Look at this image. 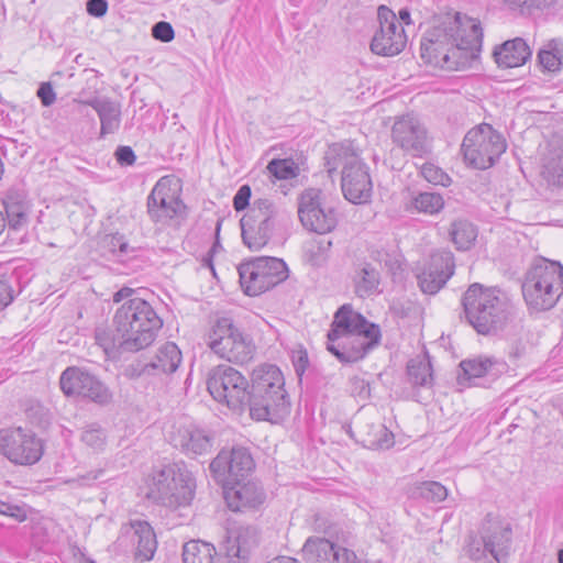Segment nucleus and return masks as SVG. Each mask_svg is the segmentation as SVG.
Here are the masks:
<instances>
[{
	"mask_svg": "<svg viewBox=\"0 0 563 563\" xmlns=\"http://www.w3.org/2000/svg\"><path fill=\"white\" fill-rule=\"evenodd\" d=\"M483 42L479 22L457 14L429 29L421 38L420 56L426 64L459 69L478 58Z\"/></svg>",
	"mask_w": 563,
	"mask_h": 563,
	"instance_id": "obj_1",
	"label": "nucleus"
},
{
	"mask_svg": "<svg viewBox=\"0 0 563 563\" xmlns=\"http://www.w3.org/2000/svg\"><path fill=\"white\" fill-rule=\"evenodd\" d=\"M327 336V350L331 354L342 363H354L379 343L380 330L351 305H343L335 312Z\"/></svg>",
	"mask_w": 563,
	"mask_h": 563,
	"instance_id": "obj_2",
	"label": "nucleus"
},
{
	"mask_svg": "<svg viewBox=\"0 0 563 563\" xmlns=\"http://www.w3.org/2000/svg\"><path fill=\"white\" fill-rule=\"evenodd\" d=\"M327 336V350L331 354L342 363H354L379 343L380 330L351 305H343L335 312Z\"/></svg>",
	"mask_w": 563,
	"mask_h": 563,
	"instance_id": "obj_3",
	"label": "nucleus"
},
{
	"mask_svg": "<svg viewBox=\"0 0 563 563\" xmlns=\"http://www.w3.org/2000/svg\"><path fill=\"white\" fill-rule=\"evenodd\" d=\"M461 302L467 322L483 335L496 334L512 313L511 301L505 292L478 283L468 286Z\"/></svg>",
	"mask_w": 563,
	"mask_h": 563,
	"instance_id": "obj_4",
	"label": "nucleus"
},
{
	"mask_svg": "<svg viewBox=\"0 0 563 563\" xmlns=\"http://www.w3.org/2000/svg\"><path fill=\"white\" fill-rule=\"evenodd\" d=\"M113 324L129 352H139L155 341L163 321L150 302L134 297L117 309Z\"/></svg>",
	"mask_w": 563,
	"mask_h": 563,
	"instance_id": "obj_5",
	"label": "nucleus"
},
{
	"mask_svg": "<svg viewBox=\"0 0 563 563\" xmlns=\"http://www.w3.org/2000/svg\"><path fill=\"white\" fill-rule=\"evenodd\" d=\"M522 295L530 310L552 309L563 295V266L543 257L536 260L526 273Z\"/></svg>",
	"mask_w": 563,
	"mask_h": 563,
	"instance_id": "obj_6",
	"label": "nucleus"
},
{
	"mask_svg": "<svg viewBox=\"0 0 563 563\" xmlns=\"http://www.w3.org/2000/svg\"><path fill=\"white\" fill-rule=\"evenodd\" d=\"M195 486L184 463H169L153 473L147 495L164 507L178 509L190 505Z\"/></svg>",
	"mask_w": 563,
	"mask_h": 563,
	"instance_id": "obj_7",
	"label": "nucleus"
},
{
	"mask_svg": "<svg viewBox=\"0 0 563 563\" xmlns=\"http://www.w3.org/2000/svg\"><path fill=\"white\" fill-rule=\"evenodd\" d=\"M283 221V212L272 200L255 199L240 221L244 244L252 251L261 250L268 243Z\"/></svg>",
	"mask_w": 563,
	"mask_h": 563,
	"instance_id": "obj_8",
	"label": "nucleus"
},
{
	"mask_svg": "<svg viewBox=\"0 0 563 563\" xmlns=\"http://www.w3.org/2000/svg\"><path fill=\"white\" fill-rule=\"evenodd\" d=\"M208 345L219 357L234 364H246L253 360L255 344L230 318H220L209 334Z\"/></svg>",
	"mask_w": 563,
	"mask_h": 563,
	"instance_id": "obj_9",
	"label": "nucleus"
},
{
	"mask_svg": "<svg viewBox=\"0 0 563 563\" xmlns=\"http://www.w3.org/2000/svg\"><path fill=\"white\" fill-rule=\"evenodd\" d=\"M207 389L216 401L225 404L232 411L242 413L246 410L250 384L234 367H212L207 375Z\"/></svg>",
	"mask_w": 563,
	"mask_h": 563,
	"instance_id": "obj_10",
	"label": "nucleus"
},
{
	"mask_svg": "<svg viewBox=\"0 0 563 563\" xmlns=\"http://www.w3.org/2000/svg\"><path fill=\"white\" fill-rule=\"evenodd\" d=\"M506 148L503 135L487 123L470 130L462 143L465 162L477 169L492 167Z\"/></svg>",
	"mask_w": 563,
	"mask_h": 563,
	"instance_id": "obj_11",
	"label": "nucleus"
},
{
	"mask_svg": "<svg viewBox=\"0 0 563 563\" xmlns=\"http://www.w3.org/2000/svg\"><path fill=\"white\" fill-rule=\"evenodd\" d=\"M240 284L249 296H258L288 276L286 263L277 257H257L238 268Z\"/></svg>",
	"mask_w": 563,
	"mask_h": 563,
	"instance_id": "obj_12",
	"label": "nucleus"
},
{
	"mask_svg": "<svg viewBox=\"0 0 563 563\" xmlns=\"http://www.w3.org/2000/svg\"><path fill=\"white\" fill-rule=\"evenodd\" d=\"M0 454L12 464L31 466L44 454V442L37 434L22 427L0 430Z\"/></svg>",
	"mask_w": 563,
	"mask_h": 563,
	"instance_id": "obj_13",
	"label": "nucleus"
},
{
	"mask_svg": "<svg viewBox=\"0 0 563 563\" xmlns=\"http://www.w3.org/2000/svg\"><path fill=\"white\" fill-rule=\"evenodd\" d=\"M511 533L509 523L488 515L481 528L483 548H481L479 542L471 543L468 547L470 556L479 561L487 559V554H489L496 563H500L508 556Z\"/></svg>",
	"mask_w": 563,
	"mask_h": 563,
	"instance_id": "obj_14",
	"label": "nucleus"
},
{
	"mask_svg": "<svg viewBox=\"0 0 563 563\" xmlns=\"http://www.w3.org/2000/svg\"><path fill=\"white\" fill-rule=\"evenodd\" d=\"M147 214L154 223L168 224L184 212L185 205L179 188L172 178L162 177L153 187L146 201Z\"/></svg>",
	"mask_w": 563,
	"mask_h": 563,
	"instance_id": "obj_15",
	"label": "nucleus"
},
{
	"mask_svg": "<svg viewBox=\"0 0 563 563\" xmlns=\"http://www.w3.org/2000/svg\"><path fill=\"white\" fill-rule=\"evenodd\" d=\"M298 217L305 229L319 235L331 232L338 224L335 210L323 202L321 192L316 189H308L301 195Z\"/></svg>",
	"mask_w": 563,
	"mask_h": 563,
	"instance_id": "obj_16",
	"label": "nucleus"
},
{
	"mask_svg": "<svg viewBox=\"0 0 563 563\" xmlns=\"http://www.w3.org/2000/svg\"><path fill=\"white\" fill-rule=\"evenodd\" d=\"M379 27L374 33L371 51L379 56L398 55L406 46L407 36L396 14L385 5L377 9Z\"/></svg>",
	"mask_w": 563,
	"mask_h": 563,
	"instance_id": "obj_17",
	"label": "nucleus"
},
{
	"mask_svg": "<svg viewBox=\"0 0 563 563\" xmlns=\"http://www.w3.org/2000/svg\"><path fill=\"white\" fill-rule=\"evenodd\" d=\"M253 468L254 460L244 446L222 449L210 463L213 477L222 485L244 479Z\"/></svg>",
	"mask_w": 563,
	"mask_h": 563,
	"instance_id": "obj_18",
	"label": "nucleus"
},
{
	"mask_svg": "<svg viewBox=\"0 0 563 563\" xmlns=\"http://www.w3.org/2000/svg\"><path fill=\"white\" fill-rule=\"evenodd\" d=\"M391 141L412 157H422L429 152L428 131L417 117L410 114L396 119L391 126Z\"/></svg>",
	"mask_w": 563,
	"mask_h": 563,
	"instance_id": "obj_19",
	"label": "nucleus"
},
{
	"mask_svg": "<svg viewBox=\"0 0 563 563\" xmlns=\"http://www.w3.org/2000/svg\"><path fill=\"white\" fill-rule=\"evenodd\" d=\"M262 396L260 397L256 390H249L246 409L252 419L276 423L289 412L288 396H284L282 391Z\"/></svg>",
	"mask_w": 563,
	"mask_h": 563,
	"instance_id": "obj_20",
	"label": "nucleus"
},
{
	"mask_svg": "<svg viewBox=\"0 0 563 563\" xmlns=\"http://www.w3.org/2000/svg\"><path fill=\"white\" fill-rule=\"evenodd\" d=\"M454 255L450 251H437L428 267L418 275V284L424 294H437L454 273Z\"/></svg>",
	"mask_w": 563,
	"mask_h": 563,
	"instance_id": "obj_21",
	"label": "nucleus"
},
{
	"mask_svg": "<svg viewBox=\"0 0 563 563\" xmlns=\"http://www.w3.org/2000/svg\"><path fill=\"white\" fill-rule=\"evenodd\" d=\"M172 444L189 457L207 454L212 449L210 434L194 423H178L170 432Z\"/></svg>",
	"mask_w": 563,
	"mask_h": 563,
	"instance_id": "obj_22",
	"label": "nucleus"
},
{
	"mask_svg": "<svg viewBox=\"0 0 563 563\" xmlns=\"http://www.w3.org/2000/svg\"><path fill=\"white\" fill-rule=\"evenodd\" d=\"M243 479L223 485L224 499L232 511L256 508L265 500V493L254 482L242 483Z\"/></svg>",
	"mask_w": 563,
	"mask_h": 563,
	"instance_id": "obj_23",
	"label": "nucleus"
},
{
	"mask_svg": "<svg viewBox=\"0 0 563 563\" xmlns=\"http://www.w3.org/2000/svg\"><path fill=\"white\" fill-rule=\"evenodd\" d=\"M341 187L344 197L353 203H363L371 198L372 181L363 162L342 170Z\"/></svg>",
	"mask_w": 563,
	"mask_h": 563,
	"instance_id": "obj_24",
	"label": "nucleus"
},
{
	"mask_svg": "<svg viewBox=\"0 0 563 563\" xmlns=\"http://www.w3.org/2000/svg\"><path fill=\"white\" fill-rule=\"evenodd\" d=\"M506 362L493 356H477L474 358L463 360L460 363L462 373L457 376L460 385L475 378L489 377L497 378L507 371Z\"/></svg>",
	"mask_w": 563,
	"mask_h": 563,
	"instance_id": "obj_25",
	"label": "nucleus"
},
{
	"mask_svg": "<svg viewBox=\"0 0 563 563\" xmlns=\"http://www.w3.org/2000/svg\"><path fill=\"white\" fill-rule=\"evenodd\" d=\"M532 56V49L522 37H515L496 45L493 57L499 68H515L525 65Z\"/></svg>",
	"mask_w": 563,
	"mask_h": 563,
	"instance_id": "obj_26",
	"label": "nucleus"
},
{
	"mask_svg": "<svg viewBox=\"0 0 563 563\" xmlns=\"http://www.w3.org/2000/svg\"><path fill=\"white\" fill-rule=\"evenodd\" d=\"M130 534L135 545V558L142 562L150 561L157 548L156 536L146 521L135 520L130 522L129 528H123Z\"/></svg>",
	"mask_w": 563,
	"mask_h": 563,
	"instance_id": "obj_27",
	"label": "nucleus"
},
{
	"mask_svg": "<svg viewBox=\"0 0 563 563\" xmlns=\"http://www.w3.org/2000/svg\"><path fill=\"white\" fill-rule=\"evenodd\" d=\"M250 390H256L260 397H263L262 394L273 395V391H282L284 396H288L285 390L284 375L273 364H262L253 369Z\"/></svg>",
	"mask_w": 563,
	"mask_h": 563,
	"instance_id": "obj_28",
	"label": "nucleus"
},
{
	"mask_svg": "<svg viewBox=\"0 0 563 563\" xmlns=\"http://www.w3.org/2000/svg\"><path fill=\"white\" fill-rule=\"evenodd\" d=\"M252 533L250 527H240L228 530L227 537L220 548L225 558V563H246L250 553L249 537Z\"/></svg>",
	"mask_w": 563,
	"mask_h": 563,
	"instance_id": "obj_29",
	"label": "nucleus"
},
{
	"mask_svg": "<svg viewBox=\"0 0 563 563\" xmlns=\"http://www.w3.org/2000/svg\"><path fill=\"white\" fill-rule=\"evenodd\" d=\"M98 114L100 120V139L114 134L121 125V106L109 98H95L86 102Z\"/></svg>",
	"mask_w": 563,
	"mask_h": 563,
	"instance_id": "obj_30",
	"label": "nucleus"
},
{
	"mask_svg": "<svg viewBox=\"0 0 563 563\" xmlns=\"http://www.w3.org/2000/svg\"><path fill=\"white\" fill-rule=\"evenodd\" d=\"M541 175L552 185L563 186V143L552 141L542 154Z\"/></svg>",
	"mask_w": 563,
	"mask_h": 563,
	"instance_id": "obj_31",
	"label": "nucleus"
},
{
	"mask_svg": "<svg viewBox=\"0 0 563 563\" xmlns=\"http://www.w3.org/2000/svg\"><path fill=\"white\" fill-rule=\"evenodd\" d=\"M324 161L330 175L336 172L340 166H342V170H346V168L362 162L351 141L330 145L325 152Z\"/></svg>",
	"mask_w": 563,
	"mask_h": 563,
	"instance_id": "obj_32",
	"label": "nucleus"
},
{
	"mask_svg": "<svg viewBox=\"0 0 563 563\" xmlns=\"http://www.w3.org/2000/svg\"><path fill=\"white\" fill-rule=\"evenodd\" d=\"M7 224L12 230H20L27 223L29 206L24 197L16 190H10L2 199Z\"/></svg>",
	"mask_w": 563,
	"mask_h": 563,
	"instance_id": "obj_33",
	"label": "nucleus"
},
{
	"mask_svg": "<svg viewBox=\"0 0 563 563\" xmlns=\"http://www.w3.org/2000/svg\"><path fill=\"white\" fill-rule=\"evenodd\" d=\"M338 548L325 538L310 537L302 547V555L307 563H334Z\"/></svg>",
	"mask_w": 563,
	"mask_h": 563,
	"instance_id": "obj_34",
	"label": "nucleus"
},
{
	"mask_svg": "<svg viewBox=\"0 0 563 563\" xmlns=\"http://www.w3.org/2000/svg\"><path fill=\"white\" fill-rule=\"evenodd\" d=\"M360 442L371 450L389 449L394 444V434L382 423L360 424Z\"/></svg>",
	"mask_w": 563,
	"mask_h": 563,
	"instance_id": "obj_35",
	"label": "nucleus"
},
{
	"mask_svg": "<svg viewBox=\"0 0 563 563\" xmlns=\"http://www.w3.org/2000/svg\"><path fill=\"white\" fill-rule=\"evenodd\" d=\"M93 375L76 367H67L60 375V389L66 396H81Z\"/></svg>",
	"mask_w": 563,
	"mask_h": 563,
	"instance_id": "obj_36",
	"label": "nucleus"
},
{
	"mask_svg": "<svg viewBox=\"0 0 563 563\" xmlns=\"http://www.w3.org/2000/svg\"><path fill=\"white\" fill-rule=\"evenodd\" d=\"M354 282L355 292L362 298L369 297L379 291V272L369 263H364L360 266Z\"/></svg>",
	"mask_w": 563,
	"mask_h": 563,
	"instance_id": "obj_37",
	"label": "nucleus"
},
{
	"mask_svg": "<svg viewBox=\"0 0 563 563\" xmlns=\"http://www.w3.org/2000/svg\"><path fill=\"white\" fill-rule=\"evenodd\" d=\"M95 340L109 358H117L121 353L129 352L123 344L124 338L119 332H112L108 328H97Z\"/></svg>",
	"mask_w": 563,
	"mask_h": 563,
	"instance_id": "obj_38",
	"label": "nucleus"
},
{
	"mask_svg": "<svg viewBox=\"0 0 563 563\" xmlns=\"http://www.w3.org/2000/svg\"><path fill=\"white\" fill-rule=\"evenodd\" d=\"M181 362V352L173 342H166L157 352L155 360L148 365L162 373H174Z\"/></svg>",
	"mask_w": 563,
	"mask_h": 563,
	"instance_id": "obj_39",
	"label": "nucleus"
},
{
	"mask_svg": "<svg viewBox=\"0 0 563 563\" xmlns=\"http://www.w3.org/2000/svg\"><path fill=\"white\" fill-rule=\"evenodd\" d=\"M216 549L212 544L199 540H191L184 544V563H213Z\"/></svg>",
	"mask_w": 563,
	"mask_h": 563,
	"instance_id": "obj_40",
	"label": "nucleus"
},
{
	"mask_svg": "<svg viewBox=\"0 0 563 563\" xmlns=\"http://www.w3.org/2000/svg\"><path fill=\"white\" fill-rule=\"evenodd\" d=\"M450 235L457 250H470L477 238L475 225L464 219L455 220L451 224Z\"/></svg>",
	"mask_w": 563,
	"mask_h": 563,
	"instance_id": "obj_41",
	"label": "nucleus"
},
{
	"mask_svg": "<svg viewBox=\"0 0 563 563\" xmlns=\"http://www.w3.org/2000/svg\"><path fill=\"white\" fill-rule=\"evenodd\" d=\"M539 65L548 71L554 73L561 69L563 62V43L551 40L538 52Z\"/></svg>",
	"mask_w": 563,
	"mask_h": 563,
	"instance_id": "obj_42",
	"label": "nucleus"
},
{
	"mask_svg": "<svg viewBox=\"0 0 563 563\" xmlns=\"http://www.w3.org/2000/svg\"><path fill=\"white\" fill-rule=\"evenodd\" d=\"M411 207L418 212L433 216L443 209L444 199L438 192L423 191L412 198Z\"/></svg>",
	"mask_w": 563,
	"mask_h": 563,
	"instance_id": "obj_43",
	"label": "nucleus"
},
{
	"mask_svg": "<svg viewBox=\"0 0 563 563\" xmlns=\"http://www.w3.org/2000/svg\"><path fill=\"white\" fill-rule=\"evenodd\" d=\"M432 367L429 361L411 360L407 365V374L411 384L430 386L432 384Z\"/></svg>",
	"mask_w": 563,
	"mask_h": 563,
	"instance_id": "obj_44",
	"label": "nucleus"
},
{
	"mask_svg": "<svg viewBox=\"0 0 563 563\" xmlns=\"http://www.w3.org/2000/svg\"><path fill=\"white\" fill-rule=\"evenodd\" d=\"M331 246L332 241L321 235L309 241L305 252L312 265H321L327 260Z\"/></svg>",
	"mask_w": 563,
	"mask_h": 563,
	"instance_id": "obj_45",
	"label": "nucleus"
},
{
	"mask_svg": "<svg viewBox=\"0 0 563 563\" xmlns=\"http://www.w3.org/2000/svg\"><path fill=\"white\" fill-rule=\"evenodd\" d=\"M100 246L104 252L118 257L126 256L134 251L125 236L120 233L106 234L100 242Z\"/></svg>",
	"mask_w": 563,
	"mask_h": 563,
	"instance_id": "obj_46",
	"label": "nucleus"
},
{
	"mask_svg": "<svg viewBox=\"0 0 563 563\" xmlns=\"http://www.w3.org/2000/svg\"><path fill=\"white\" fill-rule=\"evenodd\" d=\"M81 397L89 398L99 405H107L112 400V394L109 388L96 376H92L91 383L88 384Z\"/></svg>",
	"mask_w": 563,
	"mask_h": 563,
	"instance_id": "obj_47",
	"label": "nucleus"
},
{
	"mask_svg": "<svg viewBox=\"0 0 563 563\" xmlns=\"http://www.w3.org/2000/svg\"><path fill=\"white\" fill-rule=\"evenodd\" d=\"M267 169L277 179H290L298 174V166L291 159H273Z\"/></svg>",
	"mask_w": 563,
	"mask_h": 563,
	"instance_id": "obj_48",
	"label": "nucleus"
},
{
	"mask_svg": "<svg viewBox=\"0 0 563 563\" xmlns=\"http://www.w3.org/2000/svg\"><path fill=\"white\" fill-rule=\"evenodd\" d=\"M417 493L420 497L439 503L446 498L448 489L439 482H423L417 487Z\"/></svg>",
	"mask_w": 563,
	"mask_h": 563,
	"instance_id": "obj_49",
	"label": "nucleus"
},
{
	"mask_svg": "<svg viewBox=\"0 0 563 563\" xmlns=\"http://www.w3.org/2000/svg\"><path fill=\"white\" fill-rule=\"evenodd\" d=\"M420 173L422 177L431 184L444 187L451 184L450 176L432 163H424L421 166Z\"/></svg>",
	"mask_w": 563,
	"mask_h": 563,
	"instance_id": "obj_50",
	"label": "nucleus"
},
{
	"mask_svg": "<svg viewBox=\"0 0 563 563\" xmlns=\"http://www.w3.org/2000/svg\"><path fill=\"white\" fill-rule=\"evenodd\" d=\"M81 440L88 446H90L95 450H99L104 444L106 434L99 426L90 424L84 430V432L81 434Z\"/></svg>",
	"mask_w": 563,
	"mask_h": 563,
	"instance_id": "obj_51",
	"label": "nucleus"
},
{
	"mask_svg": "<svg viewBox=\"0 0 563 563\" xmlns=\"http://www.w3.org/2000/svg\"><path fill=\"white\" fill-rule=\"evenodd\" d=\"M152 36L163 43H168L174 40L175 32L169 22L159 21L152 26Z\"/></svg>",
	"mask_w": 563,
	"mask_h": 563,
	"instance_id": "obj_52",
	"label": "nucleus"
},
{
	"mask_svg": "<svg viewBox=\"0 0 563 563\" xmlns=\"http://www.w3.org/2000/svg\"><path fill=\"white\" fill-rule=\"evenodd\" d=\"M252 196V189L249 185H242L234 198H233V208L235 211L240 212L251 207L250 200Z\"/></svg>",
	"mask_w": 563,
	"mask_h": 563,
	"instance_id": "obj_53",
	"label": "nucleus"
},
{
	"mask_svg": "<svg viewBox=\"0 0 563 563\" xmlns=\"http://www.w3.org/2000/svg\"><path fill=\"white\" fill-rule=\"evenodd\" d=\"M291 361L297 376L301 378L309 366L307 351L303 349L294 350L291 353Z\"/></svg>",
	"mask_w": 563,
	"mask_h": 563,
	"instance_id": "obj_54",
	"label": "nucleus"
},
{
	"mask_svg": "<svg viewBox=\"0 0 563 563\" xmlns=\"http://www.w3.org/2000/svg\"><path fill=\"white\" fill-rule=\"evenodd\" d=\"M0 515L8 516L19 522L26 520V511L18 506L0 500Z\"/></svg>",
	"mask_w": 563,
	"mask_h": 563,
	"instance_id": "obj_55",
	"label": "nucleus"
},
{
	"mask_svg": "<svg viewBox=\"0 0 563 563\" xmlns=\"http://www.w3.org/2000/svg\"><path fill=\"white\" fill-rule=\"evenodd\" d=\"M114 157L118 164L121 166H132L136 161V156L132 147L125 145H120L117 147Z\"/></svg>",
	"mask_w": 563,
	"mask_h": 563,
	"instance_id": "obj_56",
	"label": "nucleus"
},
{
	"mask_svg": "<svg viewBox=\"0 0 563 563\" xmlns=\"http://www.w3.org/2000/svg\"><path fill=\"white\" fill-rule=\"evenodd\" d=\"M351 393L361 399H367L371 394L369 385L366 380L360 377H352L350 380Z\"/></svg>",
	"mask_w": 563,
	"mask_h": 563,
	"instance_id": "obj_57",
	"label": "nucleus"
},
{
	"mask_svg": "<svg viewBox=\"0 0 563 563\" xmlns=\"http://www.w3.org/2000/svg\"><path fill=\"white\" fill-rule=\"evenodd\" d=\"M86 10L91 16L102 18L107 14L108 2L107 0H88Z\"/></svg>",
	"mask_w": 563,
	"mask_h": 563,
	"instance_id": "obj_58",
	"label": "nucleus"
},
{
	"mask_svg": "<svg viewBox=\"0 0 563 563\" xmlns=\"http://www.w3.org/2000/svg\"><path fill=\"white\" fill-rule=\"evenodd\" d=\"M37 96L42 101V104L45 107H49L55 102L56 95L53 90V87L49 82H43L38 90Z\"/></svg>",
	"mask_w": 563,
	"mask_h": 563,
	"instance_id": "obj_59",
	"label": "nucleus"
},
{
	"mask_svg": "<svg viewBox=\"0 0 563 563\" xmlns=\"http://www.w3.org/2000/svg\"><path fill=\"white\" fill-rule=\"evenodd\" d=\"M13 300V289L8 280L0 279V311Z\"/></svg>",
	"mask_w": 563,
	"mask_h": 563,
	"instance_id": "obj_60",
	"label": "nucleus"
},
{
	"mask_svg": "<svg viewBox=\"0 0 563 563\" xmlns=\"http://www.w3.org/2000/svg\"><path fill=\"white\" fill-rule=\"evenodd\" d=\"M335 556L334 563H362L356 554L346 548L339 547Z\"/></svg>",
	"mask_w": 563,
	"mask_h": 563,
	"instance_id": "obj_61",
	"label": "nucleus"
},
{
	"mask_svg": "<svg viewBox=\"0 0 563 563\" xmlns=\"http://www.w3.org/2000/svg\"><path fill=\"white\" fill-rule=\"evenodd\" d=\"M134 294V289L130 287H122L113 295V301L120 302L123 299H131L130 297Z\"/></svg>",
	"mask_w": 563,
	"mask_h": 563,
	"instance_id": "obj_62",
	"label": "nucleus"
},
{
	"mask_svg": "<svg viewBox=\"0 0 563 563\" xmlns=\"http://www.w3.org/2000/svg\"><path fill=\"white\" fill-rule=\"evenodd\" d=\"M221 224H222V219H219L217 221V225H216V241L210 250V253H216L218 251V249H221V245L219 242V233H220Z\"/></svg>",
	"mask_w": 563,
	"mask_h": 563,
	"instance_id": "obj_63",
	"label": "nucleus"
},
{
	"mask_svg": "<svg viewBox=\"0 0 563 563\" xmlns=\"http://www.w3.org/2000/svg\"><path fill=\"white\" fill-rule=\"evenodd\" d=\"M399 19L407 25L411 24L410 11L404 8L399 11Z\"/></svg>",
	"mask_w": 563,
	"mask_h": 563,
	"instance_id": "obj_64",
	"label": "nucleus"
}]
</instances>
